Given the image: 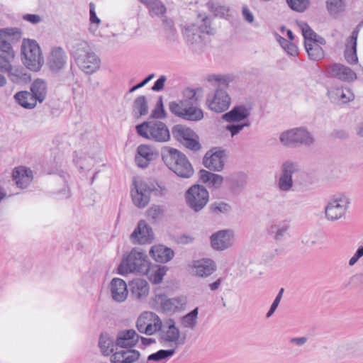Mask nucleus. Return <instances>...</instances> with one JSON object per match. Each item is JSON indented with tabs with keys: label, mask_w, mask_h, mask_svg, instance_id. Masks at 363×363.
<instances>
[{
	"label": "nucleus",
	"mask_w": 363,
	"mask_h": 363,
	"mask_svg": "<svg viewBox=\"0 0 363 363\" xmlns=\"http://www.w3.org/2000/svg\"><path fill=\"white\" fill-rule=\"evenodd\" d=\"M99 347L103 354L108 356L116 350V342L107 334H101L99 340Z\"/></svg>",
	"instance_id": "obj_41"
},
{
	"label": "nucleus",
	"mask_w": 363,
	"mask_h": 363,
	"mask_svg": "<svg viewBox=\"0 0 363 363\" xmlns=\"http://www.w3.org/2000/svg\"><path fill=\"white\" fill-rule=\"evenodd\" d=\"M172 133L174 138L186 148L194 151L201 149L199 137L190 128L181 124L175 125L172 128Z\"/></svg>",
	"instance_id": "obj_10"
},
{
	"label": "nucleus",
	"mask_w": 363,
	"mask_h": 363,
	"mask_svg": "<svg viewBox=\"0 0 363 363\" xmlns=\"http://www.w3.org/2000/svg\"><path fill=\"white\" fill-rule=\"evenodd\" d=\"M130 238L134 243L147 244L153 240V232L145 220H140L132 233Z\"/></svg>",
	"instance_id": "obj_21"
},
{
	"label": "nucleus",
	"mask_w": 363,
	"mask_h": 363,
	"mask_svg": "<svg viewBox=\"0 0 363 363\" xmlns=\"http://www.w3.org/2000/svg\"><path fill=\"white\" fill-rule=\"evenodd\" d=\"M185 198L191 208L195 211H199L208 203L209 194L204 186L193 185L187 190Z\"/></svg>",
	"instance_id": "obj_14"
},
{
	"label": "nucleus",
	"mask_w": 363,
	"mask_h": 363,
	"mask_svg": "<svg viewBox=\"0 0 363 363\" xmlns=\"http://www.w3.org/2000/svg\"><path fill=\"white\" fill-rule=\"evenodd\" d=\"M159 331L160 341L165 346L172 345L177 346L184 342V338L182 340L180 338V330L173 319H169L166 325L163 328H161Z\"/></svg>",
	"instance_id": "obj_16"
},
{
	"label": "nucleus",
	"mask_w": 363,
	"mask_h": 363,
	"mask_svg": "<svg viewBox=\"0 0 363 363\" xmlns=\"http://www.w3.org/2000/svg\"><path fill=\"white\" fill-rule=\"evenodd\" d=\"M150 254L157 262L166 263L170 261L174 257V251L162 245L152 246Z\"/></svg>",
	"instance_id": "obj_34"
},
{
	"label": "nucleus",
	"mask_w": 363,
	"mask_h": 363,
	"mask_svg": "<svg viewBox=\"0 0 363 363\" xmlns=\"http://www.w3.org/2000/svg\"><path fill=\"white\" fill-rule=\"evenodd\" d=\"M147 213L148 218L155 221L162 216L163 209L160 206H152L147 210Z\"/></svg>",
	"instance_id": "obj_55"
},
{
	"label": "nucleus",
	"mask_w": 363,
	"mask_h": 363,
	"mask_svg": "<svg viewBox=\"0 0 363 363\" xmlns=\"http://www.w3.org/2000/svg\"><path fill=\"white\" fill-rule=\"evenodd\" d=\"M89 7H90V18H89V19H90L91 23V24H99L101 22V20L97 17V16L96 14L94 5L93 4V3H90Z\"/></svg>",
	"instance_id": "obj_63"
},
{
	"label": "nucleus",
	"mask_w": 363,
	"mask_h": 363,
	"mask_svg": "<svg viewBox=\"0 0 363 363\" xmlns=\"http://www.w3.org/2000/svg\"><path fill=\"white\" fill-rule=\"evenodd\" d=\"M233 80V77L230 74L227 75H212L209 76L208 81L209 82H215L217 83L218 86H227L230 82H231Z\"/></svg>",
	"instance_id": "obj_49"
},
{
	"label": "nucleus",
	"mask_w": 363,
	"mask_h": 363,
	"mask_svg": "<svg viewBox=\"0 0 363 363\" xmlns=\"http://www.w3.org/2000/svg\"><path fill=\"white\" fill-rule=\"evenodd\" d=\"M23 19L34 24L41 21L40 16L38 14H26L23 16Z\"/></svg>",
	"instance_id": "obj_64"
},
{
	"label": "nucleus",
	"mask_w": 363,
	"mask_h": 363,
	"mask_svg": "<svg viewBox=\"0 0 363 363\" xmlns=\"http://www.w3.org/2000/svg\"><path fill=\"white\" fill-rule=\"evenodd\" d=\"M16 102L26 108H33L36 106L37 100L31 92L23 91L14 95Z\"/></svg>",
	"instance_id": "obj_37"
},
{
	"label": "nucleus",
	"mask_w": 363,
	"mask_h": 363,
	"mask_svg": "<svg viewBox=\"0 0 363 363\" xmlns=\"http://www.w3.org/2000/svg\"><path fill=\"white\" fill-rule=\"evenodd\" d=\"M199 308L182 316L180 319L181 325L184 329L194 330L198 325Z\"/></svg>",
	"instance_id": "obj_38"
},
{
	"label": "nucleus",
	"mask_w": 363,
	"mask_h": 363,
	"mask_svg": "<svg viewBox=\"0 0 363 363\" xmlns=\"http://www.w3.org/2000/svg\"><path fill=\"white\" fill-rule=\"evenodd\" d=\"M327 95L330 101L335 104H344L352 101L354 98L351 90L346 87H332L328 89Z\"/></svg>",
	"instance_id": "obj_26"
},
{
	"label": "nucleus",
	"mask_w": 363,
	"mask_h": 363,
	"mask_svg": "<svg viewBox=\"0 0 363 363\" xmlns=\"http://www.w3.org/2000/svg\"><path fill=\"white\" fill-rule=\"evenodd\" d=\"M154 77H155V74H149L141 82L138 83V84H136V85L133 86L132 88H130V89L129 90V92L132 93V92L135 91V90L144 86L146 84H147Z\"/></svg>",
	"instance_id": "obj_62"
},
{
	"label": "nucleus",
	"mask_w": 363,
	"mask_h": 363,
	"mask_svg": "<svg viewBox=\"0 0 363 363\" xmlns=\"http://www.w3.org/2000/svg\"><path fill=\"white\" fill-rule=\"evenodd\" d=\"M199 17L201 18V24L199 26L191 25L186 28L184 31L186 40L191 44L199 42L202 33L208 35H213L215 33V30L211 27L210 19L207 16L202 17L201 15H199Z\"/></svg>",
	"instance_id": "obj_15"
},
{
	"label": "nucleus",
	"mask_w": 363,
	"mask_h": 363,
	"mask_svg": "<svg viewBox=\"0 0 363 363\" xmlns=\"http://www.w3.org/2000/svg\"><path fill=\"white\" fill-rule=\"evenodd\" d=\"M186 304L187 298L184 296L165 298L161 303L162 308L164 311L172 313L184 310Z\"/></svg>",
	"instance_id": "obj_33"
},
{
	"label": "nucleus",
	"mask_w": 363,
	"mask_h": 363,
	"mask_svg": "<svg viewBox=\"0 0 363 363\" xmlns=\"http://www.w3.org/2000/svg\"><path fill=\"white\" fill-rule=\"evenodd\" d=\"M7 73H9L10 80L16 84L26 83L30 80V75L23 67L13 68L11 66V69Z\"/></svg>",
	"instance_id": "obj_42"
},
{
	"label": "nucleus",
	"mask_w": 363,
	"mask_h": 363,
	"mask_svg": "<svg viewBox=\"0 0 363 363\" xmlns=\"http://www.w3.org/2000/svg\"><path fill=\"white\" fill-rule=\"evenodd\" d=\"M74 56L79 67L86 74H92L99 68V58L84 41L77 43Z\"/></svg>",
	"instance_id": "obj_5"
},
{
	"label": "nucleus",
	"mask_w": 363,
	"mask_h": 363,
	"mask_svg": "<svg viewBox=\"0 0 363 363\" xmlns=\"http://www.w3.org/2000/svg\"><path fill=\"white\" fill-rule=\"evenodd\" d=\"M208 6L210 10L218 16L223 17L227 16L229 11V8L226 6L221 5L218 3H209Z\"/></svg>",
	"instance_id": "obj_51"
},
{
	"label": "nucleus",
	"mask_w": 363,
	"mask_h": 363,
	"mask_svg": "<svg viewBox=\"0 0 363 363\" xmlns=\"http://www.w3.org/2000/svg\"><path fill=\"white\" fill-rule=\"evenodd\" d=\"M225 152L223 150H210L203 159V164L207 169L220 172L224 167Z\"/></svg>",
	"instance_id": "obj_20"
},
{
	"label": "nucleus",
	"mask_w": 363,
	"mask_h": 363,
	"mask_svg": "<svg viewBox=\"0 0 363 363\" xmlns=\"http://www.w3.org/2000/svg\"><path fill=\"white\" fill-rule=\"evenodd\" d=\"M162 26L166 38L169 40H174L176 39L177 30L173 21L167 18L164 19Z\"/></svg>",
	"instance_id": "obj_47"
},
{
	"label": "nucleus",
	"mask_w": 363,
	"mask_h": 363,
	"mask_svg": "<svg viewBox=\"0 0 363 363\" xmlns=\"http://www.w3.org/2000/svg\"><path fill=\"white\" fill-rule=\"evenodd\" d=\"M162 159L166 166L182 178H190L194 174V169L186 156L178 150L171 147L162 149Z\"/></svg>",
	"instance_id": "obj_3"
},
{
	"label": "nucleus",
	"mask_w": 363,
	"mask_h": 363,
	"mask_svg": "<svg viewBox=\"0 0 363 363\" xmlns=\"http://www.w3.org/2000/svg\"><path fill=\"white\" fill-rule=\"evenodd\" d=\"M350 204L349 198L344 194L334 196L325 208V217L328 220L335 221L345 216Z\"/></svg>",
	"instance_id": "obj_11"
},
{
	"label": "nucleus",
	"mask_w": 363,
	"mask_h": 363,
	"mask_svg": "<svg viewBox=\"0 0 363 363\" xmlns=\"http://www.w3.org/2000/svg\"><path fill=\"white\" fill-rule=\"evenodd\" d=\"M134 188L131 189V197L135 206L145 208L150 202V195L164 196L167 189L162 184L150 180H134Z\"/></svg>",
	"instance_id": "obj_2"
},
{
	"label": "nucleus",
	"mask_w": 363,
	"mask_h": 363,
	"mask_svg": "<svg viewBox=\"0 0 363 363\" xmlns=\"http://www.w3.org/2000/svg\"><path fill=\"white\" fill-rule=\"evenodd\" d=\"M162 323L160 317L153 312L143 313L136 321L138 330L143 334L152 335L161 329Z\"/></svg>",
	"instance_id": "obj_13"
},
{
	"label": "nucleus",
	"mask_w": 363,
	"mask_h": 363,
	"mask_svg": "<svg viewBox=\"0 0 363 363\" xmlns=\"http://www.w3.org/2000/svg\"><path fill=\"white\" fill-rule=\"evenodd\" d=\"M299 26L302 30V34L304 38V45L317 41L320 36L311 28L306 23H301Z\"/></svg>",
	"instance_id": "obj_45"
},
{
	"label": "nucleus",
	"mask_w": 363,
	"mask_h": 363,
	"mask_svg": "<svg viewBox=\"0 0 363 363\" xmlns=\"http://www.w3.org/2000/svg\"><path fill=\"white\" fill-rule=\"evenodd\" d=\"M327 73L330 77L344 82H352L357 79V74L354 71L340 63H334L328 66Z\"/></svg>",
	"instance_id": "obj_19"
},
{
	"label": "nucleus",
	"mask_w": 363,
	"mask_h": 363,
	"mask_svg": "<svg viewBox=\"0 0 363 363\" xmlns=\"http://www.w3.org/2000/svg\"><path fill=\"white\" fill-rule=\"evenodd\" d=\"M21 52L24 57V65L32 71L37 72L42 67L44 60L40 47L33 40L24 39L21 45Z\"/></svg>",
	"instance_id": "obj_8"
},
{
	"label": "nucleus",
	"mask_w": 363,
	"mask_h": 363,
	"mask_svg": "<svg viewBox=\"0 0 363 363\" xmlns=\"http://www.w3.org/2000/svg\"><path fill=\"white\" fill-rule=\"evenodd\" d=\"M289 225L285 222H272L268 227V233L276 241L281 240L286 234Z\"/></svg>",
	"instance_id": "obj_36"
},
{
	"label": "nucleus",
	"mask_w": 363,
	"mask_h": 363,
	"mask_svg": "<svg viewBox=\"0 0 363 363\" xmlns=\"http://www.w3.org/2000/svg\"><path fill=\"white\" fill-rule=\"evenodd\" d=\"M67 60L65 50L61 47H55L50 51L48 65L52 71L58 72L65 67Z\"/></svg>",
	"instance_id": "obj_25"
},
{
	"label": "nucleus",
	"mask_w": 363,
	"mask_h": 363,
	"mask_svg": "<svg viewBox=\"0 0 363 363\" xmlns=\"http://www.w3.org/2000/svg\"><path fill=\"white\" fill-rule=\"evenodd\" d=\"M210 238L211 247L214 250L222 251L233 245L234 235L230 230H222L212 234Z\"/></svg>",
	"instance_id": "obj_17"
},
{
	"label": "nucleus",
	"mask_w": 363,
	"mask_h": 363,
	"mask_svg": "<svg viewBox=\"0 0 363 363\" xmlns=\"http://www.w3.org/2000/svg\"><path fill=\"white\" fill-rule=\"evenodd\" d=\"M250 115V110L245 106H234L230 111L223 115V119L228 123L240 122Z\"/></svg>",
	"instance_id": "obj_32"
},
{
	"label": "nucleus",
	"mask_w": 363,
	"mask_h": 363,
	"mask_svg": "<svg viewBox=\"0 0 363 363\" xmlns=\"http://www.w3.org/2000/svg\"><path fill=\"white\" fill-rule=\"evenodd\" d=\"M362 257H363V245L359 246L352 257L349 259V266H354Z\"/></svg>",
	"instance_id": "obj_58"
},
{
	"label": "nucleus",
	"mask_w": 363,
	"mask_h": 363,
	"mask_svg": "<svg viewBox=\"0 0 363 363\" xmlns=\"http://www.w3.org/2000/svg\"><path fill=\"white\" fill-rule=\"evenodd\" d=\"M140 1L147 7L152 16H162L166 12V8L160 0H140Z\"/></svg>",
	"instance_id": "obj_43"
},
{
	"label": "nucleus",
	"mask_w": 363,
	"mask_h": 363,
	"mask_svg": "<svg viewBox=\"0 0 363 363\" xmlns=\"http://www.w3.org/2000/svg\"><path fill=\"white\" fill-rule=\"evenodd\" d=\"M11 36H16L20 38L21 31L17 28H6L0 29V50L4 52L6 56L14 58V52L10 44L8 42V38Z\"/></svg>",
	"instance_id": "obj_22"
},
{
	"label": "nucleus",
	"mask_w": 363,
	"mask_h": 363,
	"mask_svg": "<svg viewBox=\"0 0 363 363\" xmlns=\"http://www.w3.org/2000/svg\"><path fill=\"white\" fill-rule=\"evenodd\" d=\"M289 6L296 11H304L309 5L308 0H286Z\"/></svg>",
	"instance_id": "obj_50"
},
{
	"label": "nucleus",
	"mask_w": 363,
	"mask_h": 363,
	"mask_svg": "<svg viewBox=\"0 0 363 363\" xmlns=\"http://www.w3.org/2000/svg\"><path fill=\"white\" fill-rule=\"evenodd\" d=\"M359 34V28H356L347 40L345 45L344 55L347 63L350 65L357 64L358 57L357 55V41Z\"/></svg>",
	"instance_id": "obj_30"
},
{
	"label": "nucleus",
	"mask_w": 363,
	"mask_h": 363,
	"mask_svg": "<svg viewBox=\"0 0 363 363\" xmlns=\"http://www.w3.org/2000/svg\"><path fill=\"white\" fill-rule=\"evenodd\" d=\"M135 129L140 136L147 140L164 143L170 139V133L167 126L161 121H145L137 125Z\"/></svg>",
	"instance_id": "obj_4"
},
{
	"label": "nucleus",
	"mask_w": 363,
	"mask_h": 363,
	"mask_svg": "<svg viewBox=\"0 0 363 363\" xmlns=\"http://www.w3.org/2000/svg\"><path fill=\"white\" fill-rule=\"evenodd\" d=\"M245 184H246L245 176L242 175L240 181H239V182L235 181V180L233 181V182L231 185V189L234 191H241L245 187Z\"/></svg>",
	"instance_id": "obj_60"
},
{
	"label": "nucleus",
	"mask_w": 363,
	"mask_h": 363,
	"mask_svg": "<svg viewBox=\"0 0 363 363\" xmlns=\"http://www.w3.org/2000/svg\"><path fill=\"white\" fill-rule=\"evenodd\" d=\"M200 179L203 183H208L209 186L214 188H219L223 182L222 176L205 169L200 171Z\"/></svg>",
	"instance_id": "obj_40"
},
{
	"label": "nucleus",
	"mask_w": 363,
	"mask_h": 363,
	"mask_svg": "<svg viewBox=\"0 0 363 363\" xmlns=\"http://www.w3.org/2000/svg\"><path fill=\"white\" fill-rule=\"evenodd\" d=\"M325 44L323 38L319 37L317 41L305 45L306 50L309 58L313 61H320L325 57V52L320 45Z\"/></svg>",
	"instance_id": "obj_35"
},
{
	"label": "nucleus",
	"mask_w": 363,
	"mask_h": 363,
	"mask_svg": "<svg viewBox=\"0 0 363 363\" xmlns=\"http://www.w3.org/2000/svg\"><path fill=\"white\" fill-rule=\"evenodd\" d=\"M242 14L244 19L249 23H252L255 20L252 12L250 10L247 6L245 5L242 8Z\"/></svg>",
	"instance_id": "obj_59"
},
{
	"label": "nucleus",
	"mask_w": 363,
	"mask_h": 363,
	"mask_svg": "<svg viewBox=\"0 0 363 363\" xmlns=\"http://www.w3.org/2000/svg\"><path fill=\"white\" fill-rule=\"evenodd\" d=\"M12 178L18 187L24 189L32 182L33 172L29 168L19 166L13 170Z\"/></svg>",
	"instance_id": "obj_29"
},
{
	"label": "nucleus",
	"mask_w": 363,
	"mask_h": 363,
	"mask_svg": "<svg viewBox=\"0 0 363 363\" xmlns=\"http://www.w3.org/2000/svg\"><path fill=\"white\" fill-rule=\"evenodd\" d=\"M140 355V352L135 350H116L111 361V363H133L139 359Z\"/></svg>",
	"instance_id": "obj_31"
},
{
	"label": "nucleus",
	"mask_w": 363,
	"mask_h": 363,
	"mask_svg": "<svg viewBox=\"0 0 363 363\" xmlns=\"http://www.w3.org/2000/svg\"><path fill=\"white\" fill-rule=\"evenodd\" d=\"M191 273L199 277H208L216 271V264L211 259H201L192 262Z\"/></svg>",
	"instance_id": "obj_18"
},
{
	"label": "nucleus",
	"mask_w": 363,
	"mask_h": 363,
	"mask_svg": "<svg viewBox=\"0 0 363 363\" xmlns=\"http://www.w3.org/2000/svg\"><path fill=\"white\" fill-rule=\"evenodd\" d=\"M210 209L214 213H226L231 210V206L228 203L218 201L211 204Z\"/></svg>",
	"instance_id": "obj_52"
},
{
	"label": "nucleus",
	"mask_w": 363,
	"mask_h": 363,
	"mask_svg": "<svg viewBox=\"0 0 363 363\" xmlns=\"http://www.w3.org/2000/svg\"><path fill=\"white\" fill-rule=\"evenodd\" d=\"M184 99L169 102V108L174 116L189 121H199L203 118V112L199 107L196 91L186 89Z\"/></svg>",
	"instance_id": "obj_1"
},
{
	"label": "nucleus",
	"mask_w": 363,
	"mask_h": 363,
	"mask_svg": "<svg viewBox=\"0 0 363 363\" xmlns=\"http://www.w3.org/2000/svg\"><path fill=\"white\" fill-rule=\"evenodd\" d=\"M174 353V349L160 350L157 352L150 354L147 357V360L155 362L161 361L172 357Z\"/></svg>",
	"instance_id": "obj_48"
},
{
	"label": "nucleus",
	"mask_w": 363,
	"mask_h": 363,
	"mask_svg": "<svg viewBox=\"0 0 363 363\" xmlns=\"http://www.w3.org/2000/svg\"><path fill=\"white\" fill-rule=\"evenodd\" d=\"M13 57H9L4 55H0V72H8L11 69V61Z\"/></svg>",
	"instance_id": "obj_56"
},
{
	"label": "nucleus",
	"mask_w": 363,
	"mask_h": 363,
	"mask_svg": "<svg viewBox=\"0 0 363 363\" xmlns=\"http://www.w3.org/2000/svg\"><path fill=\"white\" fill-rule=\"evenodd\" d=\"M133 112L138 117L145 116L148 112L147 100L145 96H139L133 103Z\"/></svg>",
	"instance_id": "obj_44"
},
{
	"label": "nucleus",
	"mask_w": 363,
	"mask_h": 363,
	"mask_svg": "<svg viewBox=\"0 0 363 363\" xmlns=\"http://www.w3.org/2000/svg\"><path fill=\"white\" fill-rule=\"evenodd\" d=\"M151 116L156 119H162L165 118V111L164 109L162 97H160L159 101L157 102L155 108L152 111Z\"/></svg>",
	"instance_id": "obj_54"
},
{
	"label": "nucleus",
	"mask_w": 363,
	"mask_h": 363,
	"mask_svg": "<svg viewBox=\"0 0 363 363\" xmlns=\"http://www.w3.org/2000/svg\"><path fill=\"white\" fill-rule=\"evenodd\" d=\"M167 81V77L164 75H161L159 79L154 83L152 89L155 91H160L164 89V83Z\"/></svg>",
	"instance_id": "obj_61"
},
{
	"label": "nucleus",
	"mask_w": 363,
	"mask_h": 363,
	"mask_svg": "<svg viewBox=\"0 0 363 363\" xmlns=\"http://www.w3.org/2000/svg\"><path fill=\"white\" fill-rule=\"evenodd\" d=\"M110 294L113 300L121 303L126 300L128 295V285L120 278H113L108 285Z\"/></svg>",
	"instance_id": "obj_24"
},
{
	"label": "nucleus",
	"mask_w": 363,
	"mask_h": 363,
	"mask_svg": "<svg viewBox=\"0 0 363 363\" xmlns=\"http://www.w3.org/2000/svg\"><path fill=\"white\" fill-rule=\"evenodd\" d=\"M30 90L37 101H38L41 103L44 101L47 94V86L44 80L40 79H35L31 85Z\"/></svg>",
	"instance_id": "obj_39"
},
{
	"label": "nucleus",
	"mask_w": 363,
	"mask_h": 363,
	"mask_svg": "<svg viewBox=\"0 0 363 363\" xmlns=\"http://www.w3.org/2000/svg\"><path fill=\"white\" fill-rule=\"evenodd\" d=\"M164 268H159L153 272L150 276V280L154 284H159L162 281L163 277L165 274Z\"/></svg>",
	"instance_id": "obj_57"
},
{
	"label": "nucleus",
	"mask_w": 363,
	"mask_h": 363,
	"mask_svg": "<svg viewBox=\"0 0 363 363\" xmlns=\"http://www.w3.org/2000/svg\"><path fill=\"white\" fill-rule=\"evenodd\" d=\"M250 123L248 121H245L243 123L238 124H229L227 125L225 129L230 133L232 137H234L238 134L245 127H249Z\"/></svg>",
	"instance_id": "obj_53"
},
{
	"label": "nucleus",
	"mask_w": 363,
	"mask_h": 363,
	"mask_svg": "<svg viewBox=\"0 0 363 363\" xmlns=\"http://www.w3.org/2000/svg\"><path fill=\"white\" fill-rule=\"evenodd\" d=\"M140 336L133 329L122 330L118 332L116 342V350L118 347L127 348L134 347L139 340Z\"/></svg>",
	"instance_id": "obj_27"
},
{
	"label": "nucleus",
	"mask_w": 363,
	"mask_h": 363,
	"mask_svg": "<svg viewBox=\"0 0 363 363\" xmlns=\"http://www.w3.org/2000/svg\"><path fill=\"white\" fill-rule=\"evenodd\" d=\"M230 104L231 98L223 88H217L213 92L209 93L206 99L207 107L215 113L227 111Z\"/></svg>",
	"instance_id": "obj_12"
},
{
	"label": "nucleus",
	"mask_w": 363,
	"mask_h": 363,
	"mask_svg": "<svg viewBox=\"0 0 363 363\" xmlns=\"http://www.w3.org/2000/svg\"><path fill=\"white\" fill-rule=\"evenodd\" d=\"M344 0H328L326 2V7L332 15L337 14L345 9Z\"/></svg>",
	"instance_id": "obj_46"
},
{
	"label": "nucleus",
	"mask_w": 363,
	"mask_h": 363,
	"mask_svg": "<svg viewBox=\"0 0 363 363\" xmlns=\"http://www.w3.org/2000/svg\"><path fill=\"white\" fill-rule=\"evenodd\" d=\"M128 287L130 296L133 299L141 300L145 298L149 294V284L143 279H134L129 281Z\"/></svg>",
	"instance_id": "obj_28"
},
{
	"label": "nucleus",
	"mask_w": 363,
	"mask_h": 363,
	"mask_svg": "<svg viewBox=\"0 0 363 363\" xmlns=\"http://www.w3.org/2000/svg\"><path fill=\"white\" fill-rule=\"evenodd\" d=\"M157 156L158 154L153 147L148 145H140L137 148L135 161L138 167L145 168Z\"/></svg>",
	"instance_id": "obj_23"
},
{
	"label": "nucleus",
	"mask_w": 363,
	"mask_h": 363,
	"mask_svg": "<svg viewBox=\"0 0 363 363\" xmlns=\"http://www.w3.org/2000/svg\"><path fill=\"white\" fill-rule=\"evenodd\" d=\"M302 177L304 172L301 169L297 162L286 160L284 162L280 167V174L277 179V188L281 192H289L294 191V186L296 182H294L293 176Z\"/></svg>",
	"instance_id": "obj_7"
},
{
	"label": "nucleus",
	"mask_w": 363,
	"mask_h": 363,
	"mask_svg": "<svg viewBox=\"0 0 363 363\" xmlns=\"http://www.w3.org/2000/svg\"><path fill=\"white\" fill-rule=\"evenodd\" d=\"M280 142L288 147H296L301 145L311 146L314 143L313 135L305 128H294L280 134Z\"/></svg>",
	"instance_id": "obj_9"
},
{
	"label": "nucleus",
	"mask_w": 363,
	"mask_h": 363,
	"mask_svg": "<svg viewBox=\"0 0 363 363\" xmlns=\"http://www.w3.org/2000/svg\"><path fill=\"white\" fill-rule=\"evenodd\" d=\"M148 269L149 262L147 255L135 250H133L123 258L118 267V274L121 275L134 272L145 274Z\"/></svg>",
	"instance_id": "obj_6"
}]
</instances>
